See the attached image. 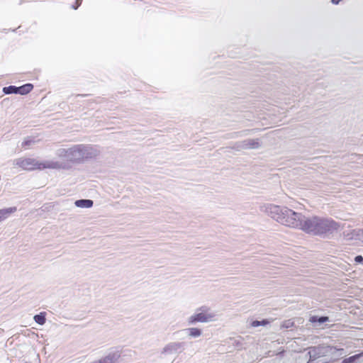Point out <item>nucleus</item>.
<instances>
[{"instance_id": "1", "label": "nucleus", "mask_w": 363, "mask_h": 363, "mask_svg": "<svg viewBox=\"0 0 363 363\" xmlns=\"http://www.w3.org/2000/svg\"><path fill=\"white\" fill-rule=\"evenodd\" d=\"M264 211L278 223L313 235L325 236L337 231L340 225L331 218L318 216H306L287 207L274 204L264 206Z\"/></svg>"}, {"instance_id": "2", "label": "nucleus", "mask_w": 363, "mask_h": 363, "mask_svg": "<svg viewBox=\"0 0 363 363\" xmlns=\"http://www.w3.org/2000/svg\"><path fill=\"white\" fill-rule=\"evenodd\" d=\"M99 151L94 147L84 145H76L68 148H60L57 150V155L60 158L57 162H64L67 164L65 169L71 167L70 163H80L84 160L97 156Z\"/></svg>"}, {"instance_id": "3", "label": "nucleus", "mask_w": 363, "mask_h": 363, "mask_svg": "<svg viewBox=\"0 0 363 363\" xmlns=\"http://www.w3.org/2000/svg\"><path fill=\"white\" fill-rule=\"evenodd\" d=\"M16 167L25 170L66 168L68 165L64 162L48 160L40 162L33 158H18L13 161Z\"/></svg>"}, {"instance_id": "4", "label": "nucleus", "mask_w": 363, "mask_h": 363, "mask_svg": "<svg viewBox=\"0 0 363 363\" xmlns=\"http://www.w3.org/2000/svg\"><path fill=\"white\" fill-rule=\"evenodd\" d=\"M216 320H217V313L206 306L196 308L195 313L187 318L189 325L197 323H207Z\"/></svg>"}, {"instance_id": "5", "label": "nucleus", "mask_w": 363, "mask_h": 363, "mask_svg": "<svg viewBox=\"0 0 363 363\" xmlns=\"http://www.w3.org/2000/svg\"><path fill=\"white\" fill-rule=\"evenodd\" d=\"M334 352H340V355L345 354L344 349H337L330 346H318L310 349L308 354L310 356V361H313L320 357H325L330 354H333Z\"/></svg>"}, {"instance_id": "6", "label": "nucleus", "mask_w": 363, "mask_h": 363, "mask_svg": "<svg viewBox=\"0 0 363 363\" xmlns=\"http://www.w3.org/2000/svg\"><path fill=\"white\" fill-rule=\"evenodd\" d=\"M184 343L181 342H172L167 344L162 349V354H172L182 352L183 350Z\"/></svg>"}, {"instance_id": "7", "label": "nucleus", "mask_w": 363, "mask_h": 363, "mask_svg": "<svg viewBox=\"0 0 363 363\" xmlns=\"http://www.w3.org/2000/svg\"><path fill=\"white\" fill-rule=\"evenodd\" d=\"M182 332L184 333L189 338H197L201 336L202 330L198 328H188Z\"/></svg>"}, {"instance_id": "8", "label": "nucleus", "mask_w": 363, "mask_h": 363, "mask_svg": "<svg viewBox=\"0 0 363 363\" xmlns=\"http://www.w3.org/2000/svg\"><path fill=\"white\" fill-rule=\"evenodd\" d=\"M93 203H94L93 201L90 200V199H80V200H77L74 202V204L77 207L86 208L92 207Z\"/></svg>"}, {"instance_id": "9", "label": "nucleus", "mask_w": 363, "mask_h": 363, "mask_svg": "<svg viewBox=\"0 0 363 363\" xmlns=\"http://www.w3.org/2000/svg\"><path fill=\"white\" fill-rule=\"evenodd\" d=\"M16 211V207L0 209V221L8 218L11 213Z\"/></svg>"}, {"instance_id": "10", "label": "nucleus", "mask_w": 363, "mask_h": 363, "mask_svg": "<svg viewBox=\"0 0 363 363\" xmlns=\"http://www.w3.org/2000/svg\"><path fill=\"white\" fill-rule=\"evenodd\" d=\"M33 85L31 84H26L21 86L18 87V94L21 95L29 93L33 89Z\"/></svg>"}, {"instance_id": "11", "label": "nucleus", "mask_w": 363, "mask_h": 363, "mask_svg": "<svg viewBox=\"0 0 363 363\" xmlns=\"http://www.w3.org/2000/svg\"><path fill=\"white\" fill-rule=\"evenodd\" d=\"M259 146L258 140H249L244 142V147L245 148H257Z\"/></svg>"}, {"instance_id": "12", "label": "nucleus", "mask_w": 363, "mask_h": 363, "mask_svg": "<svg viewBox=\"0 0 363 363\" xmlns=\"http://www.w3.org/2000/svg\"><path fill=\"white\" fill-rule=\"evenodd\" d=\"M34 320L40 325L45 323V313H40V314L35 315L33 317Z\"/></svg>"}, {"instance_id": "13", "label": "nucleus", "mask_w": 363, "mask_h": 363, "mask_svg": "<svg viewBox=\"0 0 363 363\" xmlns=\"http://www.w3.org/2000/svg\"><path fill=\"white\" fill-rule=\"evenodd\" d=\"M3 91L6 94H18V87L15 86H9L3 88Z\"/></svg>"}, {"instance_id": "14", "label": "nucleus", "mask_w": 363, "mask_h": 363, "mask_svg": "<svg viewBox=\"0 0 363 363\" xmlns=\"http://www.w3.org/2000/svg\"><path fill=\"white\" fill-rule=\"evenodd\" d=\"M269 323V321L267 320H263L262 321L259 320H254L251 323V326L253 328L259 327V326H264Z\"/></svg>"}, {"instance_id": "15", "label": "nucleus", "mask_w": 363, "mask_h": 363, "mask_svg": "<svg viewBox=\"0 0 363 363\" xmlns=\"http://www.w3.org/2000/svg\"><path fill=\"white\" fill-rule=\"evenodd\" d=\"M356 238L363 243V230H359L355 233Z\"/></svg>"}, {"instance_id": "16", "label": "nucleus", "mask_w": 363, "mask_h": 363, "mask_svg": "<svg viewBox=\"0 0 363 363\" xmlns=\"http://www.w3.org/2000/svg\"><path fill=\"white\" fill-rule=\"evenodd\" d=\"M33 143V141L30 139H26L24 140V142L23 143L22 145L23 146H27V145H31L32 143Z\"/></svg>"}, {"instance_id": "17", "label": "nucleus", "mask_w": 363, "mask_h": 363, "mask_svg": "<svg viewBox=\"0 0 363 363\" xmlns=\"http://www.w3.org/2000/svg\"><path fill=\"white\" fill-rule=\"evenodd\" d=\"M328 320V317H320L319 319H318V322L320 323H325L326 320Z\"/></svg>"}, {"instance_id": "18", "label": "nucleus", "mask_w": 363, "mask_h": 363, "mask_svg": "<svg viewBox=\"0 0 363 363\" xmlns=\"http://www.w3.org/2000/svg\"><path fill=\"white\" fill-rule=\"evenodd\" d=\"M354 260L357 262H360L363 260V258L362 256L359 255V256H357L354 259Z\"/></svg>"}, {"instance_id": "19", "label": "nucleus", "mask_w": 363, "mask_h": 363, "mask_svg": "<svg viewBox=\"0 0 363 363\" xmlns=\"http://www.w3.org/2000/svg\"><path fill=\"white\" fill-rule=\"evenodd\" d=\"M330 355H332L333 357H340L341 355L340 354V352H334L333 354H330Z\"/></svg>"}, {"instance_id": "20", "label": "nucleus", "mask_w": 363, "mask_h": 363, "mask_svg": "<svg viewBox=\"0 0 363 363\" xmlns=\"http://www.w3.org/2000/svg\"><path fill=\"white\" fill-rule=\"evenodd\" d=\"M77 1V5L76 6H74V9H77L78 8V6L80 5V4L82 3V0H76Z\"/></svg>"}]
</instances>
